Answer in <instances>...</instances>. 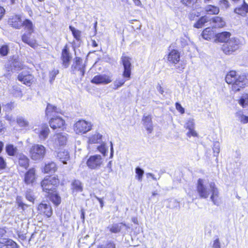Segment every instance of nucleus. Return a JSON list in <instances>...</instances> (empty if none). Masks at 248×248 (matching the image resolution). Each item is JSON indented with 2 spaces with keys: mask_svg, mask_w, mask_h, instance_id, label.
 <instances>
[{
  "mask_svg": "<svg viewBox=\"0 0 248 248\" xmlns=\"http://www.w3.org/2000/svg\"><path fill=\"white\" fill-rule=\"evenodd\" d=\"M197 191L200 198L207 199L211 194L210 200L213 204L218 205L217 198L219 196L218 188L214 182L206 183L202 179H199L197 184Z\"/></svg>",
  "mask_w": 248,
  "mask_h": 248,
  "instance_id": "obj_1",
  "label": "nucleus"
},
{
  "mask_svg": "<svg viewBox=\"0 0 248 248\" xmlns=\"http://www.w3.org/2000/svg\"><path fill=\"white\" fill-rule=\"evenodd\" d=\"M59 183V180L55 176H47L41 182L43 191L47 194L54 192L56 187Z\"/></svg>",
  "mask_w": 248,
  "mask_h": 248,
  "instance_id": "obj_2",
  "label": "nucleus"
},
{
  "mask_svg": "<svg viewBox=\"0 0 248 248\" xmlns=\"http://www.w3.org/2000/svg\"><path fill=\"white\" fill-rule=\"evenodd\" d=\"M241 45V41L237 38H231L222 46V50L227 55H230L237 50Z\"/></svg>",
  "mask_w": 248,
  "mask_h": 248,
  "instance_id": "obj_3",
  "label": "nucleus"
},
{
  "mask_svg": "<svg viewBox=\"0 0 248 248\" xmlns=\"http://www.w3.org/2000/svg\"><path fill=\"white\" fill-rule=\"evenodd\" d=\"M46 153V148L43 145L40 144L33 145L30 150L31 158L36 161L43 159Z\"/></svg>",
  "mask_w": 248,
  "mask_h": 248,
  "instance_id": "obj_4",
  "label": "nucleus"
},
{
  "mask_svg": "<svg viewBox=\"0 0 248 248\" xmlns=\"http://www.w3.org/2000/svg\"><path fill=\"white\" fill-rule=\"evenodd\" d=\"M103 163V159L99 155L90 156L86 161L88 167L92 170H98Z\"/></svg>",
  "mask_w": 248,
  "mask_h": 248,
  "instance_id": "obj_5",
  "label": "nucleus"
},
{
  "mask_svg": "<svg viewBox=\"0 0 248 248\" xmlns=\"http://www.w3.org/2000/svg\"><path fill=\"white\" fill-rule=\"evenodd\" d=\"M23 66V63L21 59L17 56H14L12 60L10 65L9 66V64H7L5 66V68L6 69V71H7V74H4L5 76H11V73H12V68L11 67L13 66L14 67L16 70H18L22 69Z\"/></svg>",
  "mask_w": 248,
  "mask_h": 248,
  "instance_id": "obj_6",
  "label": "nucleus"
},
{
  "mask_svg": "<svg viewBox=\"0 0 248 248\" xmlns=\"http://www.w3.org/2000/svg\"><path fill=\"white\" fill-rule=\"evenodd\" d=\"M92 124L84 120H79L74 125V131L77 134H84L90 131Z\"/></svg>",
  "mask_w": 248,
  "mask_h": 248,
  "instance_id": "obj_7",
  "label": "nucleus"
},
{
  "mask_svg": "<svg viewBox=\"0 0 248 248\" xmlns=\"http://www.w3.org/2000/svg\"><path fill=\"white\" fill-rule=\"evenodd\" d=\"M121 60L124 68L123 72L124 78H130L131 72V58L123 54L121 58Z\"/></svg>",
  "mask_w": 248,
  "mask_h": 248,
  "instance_id": "obj_8",
  "label": "nucleus"
},
{
  "mask_svg": "<svg viewBox=\"0 0 248 248\" xmlns=\"http://www.w3.org/2000/svg\"><path fill=\"white\" fill-rule=\"evenodd\" d=\"M225 80L228 84H232V90L234 92L239 91L246 84L244 78H225Z\"/></svg>",
  "mask_w": 248,
  "mask_h": 248,
  "instance_id": "obj_9",
  "label": "nucleus"
},
{
  "mask_svg": "<svg viewBox=\"0 0 248 248\" xmlns=\"http://www.w3.org/2000/svg\"><path fill=\"white\" fill-rule=\"evenodd\" d=\"M36 170L34 168L30 169L24 175V181L27 185L33 184L36 181Z\"/></svg>",
  "mask_w": 248,
  "mask_h": 248,
  "instance_id": "obj_10",
  "label": "nucleus"
},
{
  "mask_svg": "<svg viewBox=\"0 0 248 248\" xmlns=\"http://www.w3.org/2000/svg\"><path fill=\"white\" fill-rule=\"evenodd\" d=\"M82 62V60L80 57H76L75 65L72 67L73 71L78 76H83L85 72Z\"/></svg>",
  "mask_w": 248,
  "mask_h": 248,
  "instance_id": "obj_11",
  "label": "nucleus"
},
{
  "mask_svg": "<svg viewBox=\"0 0 248 248\" xmlns=\"http://www.w3.org/2000/svg\"><path fill=\"white\" fill-rule=\"evenodd\" d=\"M22 22L21 17L18 15L11 16L8 21L9 25L16 29H19L23 26Z\"/></svg>",
  "mask_w": 248,
  "mask_h": 248,
  "instance_id": "obj_12",
  "label": "nucleus"
},
{
  "mask_svg": "<svg viewBox=\"0 0 248 248\" xmlns=\"http://www.w3.org/2000/svg\"><path fill=\"white\" fill-rule=\"evenodd\" d=\"M185 127L189 130V131L186 134L188 137H190L191 136H198V134L194 130L195 124L193 119H189L188 120H187V122L185 124Z\"/></svg>",
  "mask_w": 248,
  "mask_h": 248,
  "instance_id": "obj_13",
  "label": "nucleus"
},
{
  "mask_svg": "<svg viewBox=\"0 0 248 248\" xmlns=\"http://www.w3.org/2000/svg\"><path fill=\"white\" fill-rule=\"evenodd\" d=\"M49 124L50 127L55 129L57 128H62L64 124V121L60 117H56L52 118L49 121Z\"/></svg>",
  "mask_w": 248,
  "mask_h": 248,
  "instance_id": "obj_14",
  "label": "nucleus"
},
{
  "mask_svg": "<svg viewBox=\"0 0 248 248\" xmlns=\"http://www.w3.org/2000/svg\"><path fill=\"white\" fill-rule=\"evenodd\" d=\"M152 119V117L150 115H144L142 119L143 124L148 133H152L153 130Z\"/></svg>",
  "mask_w": 248,
  "mask_h": 248,
  "instance_id": "obj_15",
  "label": "nucleus"
},
{
  "mask_svg": "<svg viewBox=\"0 0 248 248\" xmlns=\"http://www.w3.org/2000/svg\"><path fill=\"white\" fill-rule=\"evenodd\" d=\"M35 131L39 134V138L41 140L46 139L50 132L48 126L46 124L42 125L40 129H35Z\"/></svg>",
  "mask_w": 248,
  "mask_h": 248,
  "instance_id": "obj_16",
  "label": "nucleus"
},
{
  "mask_svg": "<svg viewBox=\"0 0 248 248\" xmlns=\"http://www.w3.org/2000/svg\"><path fill=\"white\" fill-rule=\"evenodd\" d=\"M231 35V33L228 31H223L217 33L216 35L215 41L226 43V42L229 41V40L231 39V38H230Z\"/></svg>",
  "mask_w": 248,
  "mask_h": 248,
  "instance_id": "obj_17",
  "label": "nucleus"
},
{
  "mask_svg": "<svg viewBox=\"0 0 248 248\" xmlns=\"http://www.w3.org/2000/svg\"><path fill=\"white\" fill-rule=\"evenodd\" d=\"M38 209L48 217L52 214V209L49 203H41L39 205Z\"/></svg>",
  "mask_w": 248,
  "mask_h": 248,
  "instance_id": "obj_18",
  "label": "nucleus"
},
{
  "mask_svg": "<svg viewBox=\"0 0 248 248\" xmlns=\"http://www.w3.org/2000/svg\"><path fill=\"white\" fill-rule=\"evenodd\" d=\"M71 58V57L70 55L68 48L66 46L62 49V59L63 62V65L65 68L69 66Z\"/></svg>",
  "mask_w": 248,
  "mask_h": 248,
  "instance_id": "obj_19",
  "label": "nucleus"
},
{
  "mask_svg": "<svg viewBox=\"0 0 248 248\" xmlns=\"http://www.w3.org/2000/svg\"><path fill=\"white\" fill-rule=\"evenodd\" d=\"M168 60L172 63H177L179 62L180 54L178 51L176 50L171 51L168 56Z\"/></svg>",
  "mask_w": 248,
  "mask_h": 248,
  "instance_id": "obj_20",
  "label": "nucleus"
},
{
  "mask_svg": "<svg viewBox=\"0 0 248 248\" xmlns=\"http://www.w3.org/2000/svg\"><path fill=\"white\" fill-rule=\"evenodd\" d=\"M122 226H126V225L124 223H113L108 225L107 229L111 233H117L121 232Z\"/></svg>",
  "mask_w": 248,
  "mask_h": 248,
  "instance_id": "obj_21",
  "label": "nucleus"
},
{
  "mask_svg": "<svg viewBox=\"0 0 248 248\" xmlns=\"http://www.w3.org/2000/svg\"><path fill=\"white\" fill-rule=\"evenodd\" d=\"M17 157L18 159V163L20 166L26 169H27L29 166V158L22 154L17 155Z\"/></svg>",
  "mask_w": 248,
  "mask_h": 248,
  "instance_id": "obj_22",
  "label": "nucleus"
},
{
  "mask_svg": "<svg viewBox=\"0 0 248 248\" xmlns=\"http://www.w3.org/2000/svg\"><path fill=\"white\" fill-rule=\"evenodd\" d=\"M0 243L4 244L7 248H19V246L11 239H1Z\"/></svg>",
  "mask_w": 248,
  "mask_h": 248,
  "instance_id": "obj_23",
  "label": "nucleus"
},
{
  "mask_svg": "<svg viewBox=\"0 0 248 248\" xmlns=\"http://www.w3.org/2000/svg\"><path fill=\"white\" fill-rule=\"evenodd\" d=\"M55 144L56 145L62 146L66 143L67 138L65 135L61 133L57 134L54 136Z\"/></svg>",
  "mask_w": 248,
  "mask_h": 248,
  "instance_id": "obj_24",
  "label": "nucleus"
},
{
  "mask_svg": "<svg viewBox=\"0 0 248 248\" xmlns=\"http://www.w3.org/2000/svg\"><path fill=\"white\" fill-rule=\"evenodd\" d=\"M61 112V109L57 108L56 106H53L50 104H48L46 110V115L48 116H51L53 115V113H59Z\"/></svg>",
  "mask_w": 248,
  "mask_h": 248,
  "instance_id": "obj_25",
  "label": "nucleus"
},
{
  "mask_svg": "<svg viewBox=\"0 0 248 248\" xmlns=\"http://www.w3.org/2000/svg\"><path fill=\"white\" fill-rule=\"evenodd\" d=\"M49 200L56 206L59 205L61 202V197L59 195L54 192H51L47 195Z\"/></svg>",
  "mask_w": 248,
  "mask_h": 248,
  "instance_id": "obj_26",
  "label": "nucleus"
},
{
  "mask_svg": "<svg viewBox=\"0 0 248 248\" xmlns=\"http://www.w3.org/2000/svg\"><path fill=\"white\" fill-rule=\"evenodd\" d=\"M69 29L71 31L72 34L78 43V46L79 45L81 42V32L78 30L76 29L72 26H69Z\"/></svg>",
  "mask_w": 248,
  "mask_h": 248,
  "instance_id": "obj_27",
  "label": "nucleus"
},
{
  "mask_svg": "<svg viewBox=\"0 0 248 248\" xmlns=\"http://www.w3.org/2000/svg\"><path fill=\"white\" fill-rule=\"evenodd\" d=\"M212 21L214 24L213 25L214 28H222L226 25L225 21L219 16H216L212 18Z\"/></svg>",
  "mask_w": 248,
  "mask_h": 248,
  "instance_id": "obj_28",
  "label": "nucleus"
},
{
  "mask_svg": "<svg viewBox=\"0 0 248 248\" xmlns=\"http://www.w3.org/2000/svg\"><path fill=\"white\" fill-rule=\"evenodd\" d=\"M22 23L23 26L25 27V29L27 30L28 34L31 35L33 32L34 29L32 22L29 19H25Z\"/></svg>",
  "mask_w": 248,
  "mask_h": 248,
  "instance_id": "obj_29",
  "label": "nucleus"
},
{
  "mask_svg": "<svg viewBox=\"0 0 248 248\" xmlns=\"http://www.w3.org/2000/svg\"><path fill=\"white\" fill-rule=\"evenodd\" d=\"M214 35V31L210 27L206 28L204 29L202 33V37L206 40H209L213 37Z\"/></svg>",
  "mask_w": 248,
  "mask_h": 248,
  "instance_id": "obj_30",
  "label": "nucleus"
},
{
  "mask_svg": "<svg viewBox=\"0 0 248 248\" xmlns=\"http://www.w3.org/2000/svg\"><path fill=\"white\" fill-rule=\"evenodd\" d=\"M234 11L238 15L245 16L246 13H248V4L244 2L241 7L236 8Z\"/></svg>",
  "mask_w": 248,
  "mask_h": 248,
  "instance_id": "obj_31",
  "label": "nucleus"
},
{
  "mask_svg": "<svg viewBox=\"0 0 248 248\" xmlns=\"http://www.w3.org/2000/svg\"><path fill=\"white\" fill-rule=\"evenodd\" d=\"M205 11L209 15H217L219 12V9L217 6L208 5L205 7Z\"/></svg>",
  "mask_w": 248,
  "mask_h": 248,
  "instance_id": "obj_32",
  "label": "nucleus"
},
{
  "mask_svg": "<svg viewBox=\"0 0 248 248\" xmlns=\"http://www.w3.org/2000/svg\"><path fill=\"white\" fill-rule=\"evenodd\" d=\"M57 157L63 164H66V160L69 158V155L67 151H60L57 153Z\"/></svg>",
  "mask_w": 248,
  "mask_h": 248,
  "instance_id": "obj_33",
  "label": "nucleus"
},
{
  "mask_svg": "<svg viewBox=\"0 0 248 248\" xmlns=\"http://www.w3.org/2000/svg\"><path fill=\"white\" fill-rule=\"evenodd\" d=\"M72 189L74 192H79L83 190L81 182L78 180H75L72 183Z\"/></svg>",
  "mask_w": 248,
  "mask_h": 248,
  "instance_id": "obj_34",
  "label": "nucleus"
},
{
  "mask_svg": "<svg viewBox=\"0 0 248 248\" xmlns=\"http://www.w3.org/2000/svg\"><path fill=\"white\" fill-rule=\"evenodd\" d=\"M45 173H53L56 170V166L55 163L52 162L46 164L44 169Z\"/></svg>",
  "mask_w": 248,
  "mask_h": 248,
  "instance_id": "obj_35",
  "label": "nucleus"
},
{
  "mask_svg": "<svg viewBox=\"0 0 248 248\" xmlns=\"http://www.w3.org/2000/svg\"><path fill=\"white\" fill-rule=\"evenodd\" d=\"M5 150L9 155L14 156L16 155L17 149L13 144H9L6 146Z\"/></svg>",
  "mask_w": 248,
  "mask_h": 248,
  "instance_id": "obj_36",
  "label": "nucleus"
},
{
  "mask_svg": "<svg viewBox=\"0 0 248 248\" xmlns=\"http://www.w3.org/2000/svg\"><path fill=\"white\" fill-rule=\"evenodd\" d=\"M208 21V18L206 16L201 17L194 25L196 28H201L206 22Z\"/></svg>",
  "mask_w": 248,
  "mask_h": 248,
  "instance_id": "obj_37",
  "label": "nucleus"
},
{
  "mask_svg": "<svg viewBox=\"0 0 248 248\" xmlns=\"http://www.w3.org/2000/svg\"><path fill=\"white\" fill-rule=\"evenodd\" d=\"M110 78H92L91 82L96 84H106L110 82Z\"/></svg>",
  "mask_w": 248,
  "mask_h": 248,
  "instance_id": "obj_38",
  "label": "nucleus"
},
{
  "mask_svg": "<svg viewBox=\"0 0 248 248\" xmlns=\"http://www.w3.org/2000/svg\"><path fill=\"white\" fill-rule=\"evenodd\" d=\"M30 36L31 35L28 34V33H24L22 36V40L23 42L33 47L34 45V43L33 42V41L31 40Z\"/></svg>",
  "mask_w": 248,
  "mask_h": 248,
  "instance_id": "obj_39",
  "label": "nucleus"
},
{
  "mask_svg": "<svg viewBox=\"0 0 248 248\" xmlns=\"http://www.w3.org/2000/svg\"><path fill=\"white\" fill-rule=\"evenodd\" d=\"M102 138V135L97 134L93 135L89 139V143L90 144L96 143L99 142Z\"/></svg>",
  "mask_w": 248,
  "mask_h": 248,
  "instance_id": "obj_40",
  "label": "nucleus"
},
{
  "mask_svg": "<svg viewBox=\"0 0 248 248\" xmlns=\"http://www.w3.org/2000/svg\"><path fill=\"white\" fill-rule=\"evenodd\" d=\"M9 52V47L7 45H3L0 47V55L2 56H7Z\"/></svg>",
  "mask_w": 248,
  "mask_h": 248,
  "instance_id": "obj_41",
  "label": "nucleus"
},
{
  "mask_svg": "<svg viewBox=\"0 0 248 248\" xmlns=\"http://www.w3.org/2000/svg\"><path fill=\"white\" fill-rule=\"evenodd\" d=\"M12 93L16 97H21L22 96V93L20 88L16 86H13Z\"/></svg>",
  "mask_w": 248,
  "mask_h": 248,
  "instance_id": "obj_42",
  "label": "nucleus"
},
{
  "mask_svg": "<svg viewBox=\"0 0 248 248\" xmlns=\"http://www.w3.org/2000/svg\"><path fill=\"white\" fill-rule=\"evenodd\" d=\"M135 172L136 173V177L139 181L141 182L144 174V170L140 167H138L135 169Z\"/></svg>",
  "mask_w": 248,
  "mask_h": 248,
  "instance_id": "obj_43",
  "label": "nucleus"
},
{
  "mask_svg": "<svg viewBox=\"0 0 248 248\" xmlns=\"http://www.w3.org/2000/svg\"><path fill=\"white\" fill-rule=\"evenodd\" d=\"M239 104L243 107H245V106H248V94H243L240 99Z\"/></svg>",
  "mask_w": 248,
  "mask_h": 248,
  "instance_id": "obj_44",
  "label": "nucleus"
},
{
  "mask_svg": "<svg viewBox=\"0 0 248 248\" xmlns=\"http://www.w3.org/2000/svg\"><path fill=\"white\" fill-rule=\"evenodd\" d=\"M17 124L22 127H26L29 125V122L24 118L20 117L17 119Z\"/></svg>",
  "mask_w": 248,
  "mask_h": 248,
  "instance_id": "obj_45",
  "label": "nucleus"
},
{
  "mask_svg": "<svg viewBox=\"0 0 248 248\" xmlns=\"http://www.w3.org/2000/svg\"><path fill=\"white\" fill-rule=\"evenodd\" d=\"M213 150L214 155L217 156L220 152V144L217 141L214 142L213 147Z\"/></svg>",
  "mask_w": 248,
  "mask_h": 248,
  "instance_id": "obj_46",
  "label": "nucleus"
},
{
  "mask_svg": "<svg viewBox=\"0 0 248 248\" xmlns=\"http://www.w3.org/2000/svg\"><path fill=\"white\" fill-rule=\"evenodd\" d=\"M124 78H119L118 79H117L114 83V87L113 88L114 89H117L119 87L122 86L124 83L125 82Z\"/></svg>",
  "mask_w": 248,
  "mask_h": 248,
  "instance_id": "obj_47",
  "label": "nucleus"
},
{
  "mask_svg": "<svg viewBox=\"0 0 248 248\" xmlns=\"http://www.w3.org/2000/svg\"><path fill=\"white\" fill-rule=\"evenodd\" d=\"M25 196L27 200L31 202H33L35 198L33 195L32 192L31 190H27Z\"/></svg>",
  "mask_w": 248,
  "mask_h": 248,
  "instance_id": "obj_48",
  "label": "nucleus"
},
{
  "mask_svg": "<svg viewBox=\"0 0 248 248\" xmlns=\"http://www.w3.org/2000/svg\"><path fill=\"white\" fill-rule=\"evenodd\" d=\"M97 149L104 156L106 155L108 149L106 148L105 143H103L100 146H98Z\"/></svg>",
  "mask_w": 248,
  "mask_h": 248,
  "instance_id": "obj_49",
  "label": "nucleus"
},
{
  "mask_svg": "<svg viewBox=\"0 0 248 248\" xmlns=\"http://www.w3.org/2000/svg\"><path fill=\"white\" fill-rule=\"evenodd\" d=\"M18 79L21 83L27 86H30L32 83V80L29 78H18Z\"/></svg>",
  "mask_w": 248,
  "mask_h": 248,
  "instance_id": "obj_50",
  "label": "nucleus"
},
{
  "mask_svg": "<svg viewBox=\"0 0 248 248\" xmlns=\"http://www.w3.org/2000/svg\"><path fill=\"white\" fill-rule=\"evenodd\" d=\"M236 72L235 71H231L226 76L225 78H235V77L238 76V78H241L240 75H238L236 74Z\"/></svg>",
  "mask_w": 248,
  "mask_h": 248,
  "instance_id": "obj_51",
  "label": "nucleus"
},
{
  "mask_svg": "<svg viewBox=\"0 0 248 248\" xmlns=\"http://www.w3.org/2000/svg\"><path fill=\"white\" fill-rule=\"evenodd\" d=\"M219 5L222 8H227L229 6V2L227 0H221L219 1Z\"/></svg>",
  "mask_w": 248,
  "mask_h": 248,
  "instance_id": "obj_52",
  "label": "nucleus"
},
{
  "mask_svg": "<svg viewBox=\"0 0 248 248\" xmlns=\"http://www.w3.org/2000/svg\"><path fill=\"white\" fill-rule=\"evenodd\" d=\"M197 0H182L181 1L183 4L186 6H189L191 4L195 3Z\"/></svg>",
  "mask_w": 248,
  "mask_h": 248,
  "instance_id": "obj_53",
  "label": "nucleus"
},
{
  "mask_svg": "<svg viewBox=\"0 0 248 248\" xmlns=\"http://www.w3.org/2000/svg\"><path fill=\"white\" fill-rule=\"evenodd\" d=\"M213 248H221L220 247V243L218 238L214 240V243L213 245Z\"/></svg>",
  "mask_w": 248,
  "mask_h": 248,
  "instance_id": "obj_54",
  "label": "nucleus"
},
{
  "mask_svg": "<svg viewBox=\"0 0 248 248\" xmlns=\"http://www.w3.org/2000/svg\"><path fill=\"white\" fill-rule=\"evenodd\" d=\"M176 108L181 113H184L185 112L184 108L182 107L181 105L180 104H179V103H176Z\"/></svg>",
  "mask_w": 248,
  "mask_h": 248,
  "instance_id": "obj_55",
  "label": "nucleus"
},
{
  "mask_svg": "<svg viewBox=\"0 0 248 248\" xmlns=\"http://www.w3.org/2000/svg\"><path fill=\"white\" fill-rule=\"evenodd\" d=\"M6 167V162L3 158L0 156V170L4 169Z\"/></svg>",
  "mask_w": 248,
  "mask_h": 248,
  "instance_id": "obj_56",
  "label": "nucleus"
},
{
  "mask_svg": "<svg viewBox=\"0 0 248 248\" xmlns=\"http://www.w3.org/2000/svg\"><path fill=\"white\" fill-rule=\"evenodd\" d=\"M16 202L18 204L19 206L23 207L25 204L22 201V197L20 196H17L16 197Z\"/></svg>",
  "mask_w": 248,
  "mask_h": 248,
  "instance_id": "obj_57",
  "label": "nucleus"
},
{
  "mask_svg": "<svg viewBox=\"0 0 248 248\" xmlns=\"http://www.w3.org/2000/svg\"><path fill=\"white\" fill-rule=\"evenodd\" d=\"M239 121L243 124H247L248 123V116H245L243 114Z\"/></svg>",
  "mask_w": 248,
  "mask_h": 248,
  "instance_id": "obj_58",
  "label": "nucleus"
},
{
  "mask_svg": "<svg viewBox=\"0 0 248 248\" xmlns=\"http://www.w3.org/2000/svg\"><path fill=\"white\" fill-rule=\"evenodd\" d=\"M146 175L147 176V178H149V177H151L153 180H155L156 181L157 179H159L160 178V176L158 178H156V177H155V175L153 174V173H147L146 174Z\"/></svg>",
  "mask_w": 248,
  "mask_h": 248,
  "instance_id": "obj_59",
  "label": "nucleus"
},
{
  "mask_svg": "<svg viewBox=\"0 0 248 248\" xmlns=\"http://www.w3.org/2000/svg\"><path fill=\"white\" fill-rule=\"evenodd\" d=\"M107 168L108 169V172H111L112 171V161H110L108 162L107 165Z\"/></svg>",
  "mask_w": 248,
  "mask_h": 248,
  "instance_id": "obj_60",
  "label": "nucleus"
},
{
  "mask_svg": "<svg viewBox=\"0 0 248 248\" xmlns=\"http://www.w3.org/2000/svg\"><path fill=\"white\" fill-rule=\"evenodd\" d=\"M106 248H116L115 244L113 242H110L107 245Z\"/></svg>",
  "mask_w": 248,
  "mask_h": 248,
  "instance_id": "obj_61",
  "label": "nucleus"
},
{
  "mask_svg": "<svg viewBox=\"0 0 248 248\" xmlns=\"http://www.w3.org/2000/svg\"><path fill=\"white\" fill-rule=\"evenodd\" d=\"M58 73L59 70L54 69L50 72V75L52 77V78H54Z\"/></svg>",
  "mask_w": 248,
  "mask_h": 248,
  "instance_id": "obj_62",
  "label": "nucleus"
},
{
  "mask_svg": "<svg viewBox=\"0 0 248 248\" xmlns=\"http://www.w3.org/2000/svg\"><path fill=\"white\" fill-rule=\"evenodd\" d=\"M6 231L3 228L0 227V238H1L6 233Z\"/></svg>",
  "mask_w": 248,
  "mask_h": 248,
  "instance_id": "obj_63",
  "label": "nucleus"
},
{
  "mask_svg": "<svg viewBox=\"0 0 248 248\" xmlns=\"http://www.w3.org/2000/svg\"><path fill=\"white\" fill-rule=\"evenodd\" d=\"M243 112L241 111H238L235 113V116L238 118V120H239V119L241 118V116H243Z\"/></svg>",
  "mask_w": 248,
  "mask_h": 248,
  "instance_id": "obj_64",
  "label": "nucleus"
}]
</instances>
